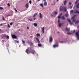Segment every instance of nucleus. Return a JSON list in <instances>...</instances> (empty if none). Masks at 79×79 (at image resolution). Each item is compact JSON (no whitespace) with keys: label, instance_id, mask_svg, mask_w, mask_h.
<instances>
[{"label":"nucleus","instance_id":"nucleus-7","mask_svg":"<svg viewBox=\"0 0 79 79\" xmlns=\"http://www.w3.org/2000/svg\"><path fill=\"white\" fill-rule=\"evenodd\" d=\"M78 33H76L77 37V38L78 40H79V34L78 35Z\"/></svg>","mask_w":79,"mask_h":79},{"label":"nucleus","instance_id":"nucleus-21","mask_svg":"<svg viewBox=\"0 0 79 79\" xmlns=\"http://www.w3.org/2000/svg\"><path fill=\"white\" fill-rule=\"evenodd\" d=\"M65 16L66 17H68L69 16V15L68 13H66L65 15Z\"/></svg>","mask_w":79,"mask_h":79},{"label":"nucleus","instance_id":"nucleus-50","mask_svg":"<svg viewBox=\"0 0 79 79\" xmlns=\"http://www.w3.org/2000/svg\"><path fill=\"white\" fill-rule=\"evenodd\" d=\"M51 17H53V15L51 14Z\"/></svg>","mask_w":79,"mask_h":79},{"label":"nucleus","instance_id":"nucleus-39","mask_svg":"<svg viewBox=\"0 0 79 79\" xmlns=\"http://www.w3.org/2000/svg\"><path fill=\"white\" fill-rule=\"evenodd\" d=\"M8 27H10V24H8Z\"/></svg>","mask_w":79,"mask_h":79},{"label":"nucleus","instance_id":"nucleus-6","mask_svg":"<svg viewBox=\"0 0 79 79\" xmlns=\"http://www.w3.org/2000/svg\"><path fill=\"white\" fill-rule=\"evenodd\" d=\"M53 41V38L52 36H51L50 38V42H52Z\"/></svg>","mask_w":79,"mask_h":79},{"label":"nucleus","instance_id":"nucleus-42","mask_svg":"<svg viewBox=\"0 0 79 79\" xmlns=\"http://www.w3.org/2000/svg\"><path fill=\"white\" fill-rule=\"evenodd\" d=\"M7 5L9 6H10V3H9L7 4Z\"/></svg>","mask_w":79,"mask_h":79},{"label":"nucleus","instance_id":"nucleus-16","mask_svg":"<svg viewBox=\"0 0 79 79\" xmlns=\"http://www.w3.org/2000/svg\"><path fill=\"white\" fill-rule=\"evenodd\" d=\"M58 25L59 27H61V25H62V23H59V24H58Z\"/></svg>","mask_w":79,"mask_h":79},{"label":"nucleus","instance_id":"nucleus-20","mask_svg":"<svg viewBox=\"0 0 79 79\" xmlns=\"http://www.w3.org/2000/svg\"><path fill=\"white\" fill-rule=\"evenodd\" d=\"M61 19L63 20H64L65 19V18L64 16H62V17L61 18Z\"/></svg>","mask_w":79,"mask_h":79},{"label":"nucleus","instance_id":"nucleus-60","mask_svg":"<svg viewBox=\"0 0 79 79\" xmlns=\"http://www.w3.org/2000/svg\"><path fill=\"white\" fill-rule=\"evenodd\" d=\"M35 14H36V15H37V13H35Z\"/></svg>","mask_w":79,"mask_h":79},{"label":"nucleus","instance_id":"nucleus-51","mask_svg":"<svg viewBox=\"0 0 79 79\" xmlns=\"http://www.w3.org/2000/svg\"><path fill=\"white\" fill-rule=\"evenodd\" d=\"M69 5H71V2H70L69 3Z\"/></svg>","mask_w":79,"mask_h":79},{"label":"nucleus","instance_id":"nucleus-63","mask_svg":"<svg viewBox=\"0 0 79 79\" xmlns=\"http://www.w3.org/2000/svg\"><path fill=\"white\" fill-rule=\"evenodd\" d=\"M57 33H59V32H58Z\"/></svg>","mask_w":79,"mask_h":79},{"label":"nucleus","instance_id":"nucleus-25","mask_svg":"<svg viewBox=\"0 0 79 79\" xmlns=\"http://www.w3.org/2000/svg\"><path fill=\"white\" fill-rule=\"evenodd\" d=\"M73 10H72L70 11L71 14H73Z\"/></svg>","mask_w":79,"mask_h":79},{"label":"nucleus","instance_id":"nucleus-17","mask_svg":"<svg viewBox=\"0 0 79 79\" xmlns=\"http://www.w3.org/2000/svg\"><path fill=\"white\" fill-rule=\"evenodd\" d=\"M38 45L39 47H42V44H38Z\"/></svg>","mask_w":79,"mask_h":79},{"label":"nucleus","instance_id":"nucleus-32","mask_svg":"<svg viewBox=\"0 0 79 79\" xmlns=\"http://www.w3.org/2000/svg\"><path fill=\"white\" fill-rule=\"evenodd\" d=\"M78 3V1H76V2H75V4H77Z\"/></svg>","mask_w":79,"mask_h":79},{"label":"nucleus","instance_id":"nucleus-30","mask_svg":"<svg viewBox=\"0 0 79 79\" xmlns=\"http://www.w3.org/2000/svg\"><path fill=\"white\" fill-rule=\"evenodd\" d=\"M55 13L56 15H57L58 14V12H57L56 11H55Z\"/></svg>","mask_w":79,"mask_h":79},{"label":"nucleus","instance_id":"nucleus-47","mask_svg":"<svg viewBox=\"0 0 79 79\" xmlns=\"http://www.w3.org/2000/svg\"><path fill=\"white\" fill-rule=\"evenodd\" d=\"M72 7H73V6H71L70 7V9H72Z\"/></svg>","mask_w":79,"mask_h":79},{"label":"nucleus","instance_id":"nucleus-52","mask_svg":"<svg viewBox=\"0 0 79 79\" xmlns=\"http://www.w3.org/2000/svg\"><path fill=\"white\" fill-rule=\"evenodd\" d=\"M35 15L34 14V16H33V17H35Z\"/></svg>","mask_w":79,"mask_h":79},{"label":"nucleus","instance_id":"nucleus-45","mask_svg":"<svg viewBox=\"0 0 79 79\" xmlns=\"http://www.w3.org/2000/svg\"><path fill=\"white\" fill-rule=\"evenodd\" d=\"M7 38L8 39H9V36H7Z\"/></svg>","mask_w":79,"mask_h":79},{"label":"nucleus","instance_id":"nucleus-10","mask_svg":"<svg viewBox=\"0 0 79 79\" xmlns=\"http://www.w3.org/2000/svg\"><path fill=\"white\" fill-rule=\"evenodd\" d=\"M70 29L69 28H68V27H66L65 28V30L67 31H69Z\"/></svg>","mask_w":79,"mask_h":79},{"label":"nucleus","instance_id":"nucleus-14","mask_svg":"<svg viewBox=\"0 0 79 79\" xmlns=\"http://www.w3.org/2000/svg\"><path fill=\"white\" fill-rule=\"evenodd\" d=\"M74 13L79 14V11H78L77 10H76V12L75 11Z\"/></svg>","mask_w":79,"mask_h":79},{"label":"nucleus","instance_id":"nucleus-23","mask_svg":"<svg viewBox=\"0 0 79 79\" xmlns=\"http://www.w3.org/2000/svg\"><path fill=\"white\" fill-rule=\"evenodd\" d=\"M79 22V21L78 20H77L75 22V24H77Z\"/></svg>","mask_w":79,"mask_h":79},{"label":"nucleus","instance_id":"nucleus-9","mask_svg":"<svg viewBox=\"0 0 79 79\" xmlns=\"http://www.w3.org/2000/svg\"><path fill=\"white\" fill-rule=\"evenodd\" d=\"M53 47L54 48H56L58 47V44H54V45H53Z\"/></svg>","mask_w":79,"mask_h":79},{"label":"nucleus","instance_id":"nucleus-49","mask_svg":"<svg viewBox=\"0 0 79 79\" xmlns=\"http://www.w3.org/2000/svg\"><path fill=\"white\" fill-rule=\"evenodd\" d=\"M60 16L62 15V13H60Z\"/></svg>","mask_w":79,"mask_h":79},{"label":"nucleus","instance_id":"nucleus-13","mask_svg":"<svg viewBox=\"0 0 79 79\" xmlns=\"http://www.w3.org/2000/svg\"><path fill=\"white\" fill-rule=\"evenodd\" d=\"M47 3L46 1H45L44 3V5L45 6H47Z\"/></svg>","mask_w":79,"mask_h":79},{"label":"nucleus","instance_id":"nucleus-29","mask_svg":"<svg viewBox=\"0 0 79 79\" xmlns=\"http://www.w3.org/2000/svg\"><path fill=\"white\" fill-rule=\"evenodd\" d=\"M31 42L29 41H28L27 42V43H28V44H30Z\"/></svg>","mask_w":79,"mask_h":79},{"label":"nucleus","instance_id":"nucleus-19","mask_svg":"<svg viewBox=\"0 0 79 79\" xmlns=\"http://www.w3.org/2000/svg\"><path fill=\"white\" fill-rule=\"evenodd\" d=\"M26 53H27V54H28V53H29V50H28L27 49H26Z\"/></svg>","mask_w":79,"mask_h":79},{"label":"nucleus","instance_id":"nucleus-54","mask_svg":"<svg viewBox=\"0 0 79 79\" xmlns=\"http://www.w3.org/2000/svg\"><path fill=\"white\" fill-rule=\"evenodd\" d=\"M68 34H71V33H67Z\"/></svg>","mask_w":79,"mask_h":79},{"label":"nucleus","instance_id":"nucleus-4","mask_svg":"<svg viewBox=\"0 0 79 79\" xmlns=\"http://www.w3.org/2000/svg\"><path fill=\"white\" fill-rule=\"evenodd\" d=\"M71 19L72 20H73V22H75V21L76 20V19H75V16L72 18Z\"/></svg>","mask_w":79,"mask_h":79},{"label":"nucleus","instance_id":"nucleus-57","mask_svg":"<svg viewBox=\"0 0 79 79\" xmlns=\"http://www.w3.org/2000/svg\"><path fill=\"white\" fill-rule=\"evenodd\" d=\"M43 39H44V37H43V38L41 39V40H43Z\"/></svg>","mask_w":79,"mask_h":79},{"label":"nucleus","instance_id":"nucleus-41","mask_svg":"<svg viewBox=\"0 0 79 79\" xmlns=\"http://www.w3.org/2000/svg\"><path fill=\"white\" fill-rule=\"evenodd\" d=\"M0 10H2L3 7H0Z\"/></svg>","mask_w":79,"mask_h":79},{"label":"nucleus","instance_id":"nucleus-1","mask_svg":"<svg viewBox=\"0 0 79 79\" xmlns=\"http://www.w3.org/2000/svg\"><path fill=\"white\" fill-rule=\"evenodd\" d=\"M60 11H64L66 12H67V11L66 9V7H64L63 6H61L60 8Z\"/></svg>","mask_w":79,"mask_h":79},{"label":"nucleus","instance_id":"nucleus-40","mask_svg":"<svg viewBox=\"0 0 79 79\" xmlns=\"http://www.w3.org/2000/svg\"><path fill=\"white\" fill-rule=\"evenodd\" d=\"M28 19L29 20V21H32V19Z\"/></svg>","mask_w":79,"mask_h":79},{"label":"nucleus","instance_id":"nucleus-46","mask_svg":"<svg viewBox=\"0 0 79 79\" xmlns=\"http://www.w3.org/2000/svg\"><path fill=\"white\" fill-rule=\"evenodd\" d=\"M60 43H64L63 41H60Z\"/></svg>","mask_w":79,"mask_h":79},{"label":"nucleus","instance_id":"nucleus-2","mask_svg":"<svg viewBox=\"0 0 79 79\" xmlns=\"http://www.w3.org/2000/svg\"><path fill=\"white\" fill-rule=\"evenodd\" d=\"M13 39H17V36L15 35H11Z\"/></svg>","mask_w":79,"mask_h":79},{"label":"nucleus","instance_id":"nucleus-53","mask_svg":"<svg viewBox=\"0 0 79 79\" xmlns=\"http://www.w3.org/2000/svg\"><path fill=\"white\" fill-rule=\"evenodd\" d=\"M10 16V15H7V16Z\"/></svg>","mask_w":79,"mask_h":79},{"label":"nucleus","instance_id":"nucleus-38","mask_svg":"<svg viewBox=\"0 0 79 79\" xmlns=\"http://www.w3.org/2000/svg\"><path fill=\"white\" fill-rule=\"evenodd\" d=\"M58 23H60V19H58Z\"/></svg>","mask_w":79,"mask_h":79},{"label":"nucleus","instance_id":"nucleus-36","mask_svg":"<svg viewBox=\"0 0 79 79\" xmlns=\"http://www.w3.org/2000/svg\"><path fill=\"white\" fill-rule=\"evenodd\" d=\"M10 25L11 26H12V25H13V23H10Z\"/></svg>","mask_w":79,"mask_h":79},{"label":"nucleus","instance_id":"nucleus-22","mask_svg":"<svg viewBox=\"0 0 79 79\" xmlns=\"http://www.w3.org/2000/svg\"><path fill=\"white\" fill-rule=\"evenodd\" d=\"M79 6V2L77 5V8L78 9L79 8V6Z\"/></svg>","mask_w":79,"mask_h":79},{"label":"nucleus","instance_id":"nucleus-44","mask_svg":"<svg viewBox=\"0 0 79 79\" xmlns=\"http://www.w3.org/2000/svg\"><path fill=\"white\" fill-rule=\"evenodd\" d=\"M22 42H23V44H25V42H24V41L22 40Z\"/></svg>","mask_w":79,"mask_h":79},{"label":"nucleus","instance_id":"nucleus-56","mask_svg":"<svg viewBox=\"0 0 79 79\" xmlns=\"http://www.w3.org/2000/svg\"><path fill=\"white\" fill-rule=\"evenodd\" d=\"M39 1H40V0H37V2H39Z\"/></svg>","mask_w":79,"mask_h":79},{"label":"nucleus","instance_id":"nucleus-62","mask_svg":"<svg viewBox=\"0 0 79 79\" xmlns=\"http://www.w3.org/2000/svg\"><path fill=\"white\" fill-rule=\"evenodd\" d=\"M46 0H43V1H45Z\"/></svg>","mask_w":79,"mask_h":79},{"label":"nucleus","instance_id":"nucleus-15","mask_svg":"<svg viewBox=\"0 0 79 79\" xmlns=\"http://www.w3.org/2000/svg\"><path fill=\"white\" fill-rule=\"evenodd\" d=\"M33 25L34 26H35V27H36V26H37V24L36 23H34Z\"/></svg>","mask_w":79,"mask_h":79},{"label":"nucleus","instance_id":"nucleus-43","mask_svg":"<svg viewBox=\"0 0 79 79\" xmlns=\"http://www.w3.org/2000/svg\"><path fill=\"white\" fill-rule=\"evenodd\" d=\"M75 30H74L73 31V33H74L75 32Z\"/></svg>","mask_w":79,"mask_h":79},{"label":"nucleus","instance_id":"nucleus-12","mask_svg":"<svg viewBox=\"0 0 79 79\" xmlns=\"http://www.w3.org/2000/svg\"><path fill=\"white\" fill-rule=\"evenodd\" d=\"M36 40H37V42H38L39 44L40 43V41H39V40L38 38H36Z\"/></svg>","mask_w":79,"mask_h":79},{"label":"nucleus","instance_id":"nucleus-64","mask_svg":"<svg viewBox=\"0 0 79 79\" xmlns=\"http://www.w3.org/2000/svg\"><path fill=\"white\" fill-rule=\"evenodd\" d=\"M77 1H79V0H77Z\"/></svg>","mask_w":79,"mask_h":79},{"label":"nucleus","instance_id":"nucleus-35","mask_svg":"<svg viewBox=\"0 0 79 79\" xmlns=\"http://www.w3.org/2000/svg\"><path fill=\"white\" fill-rule=\"evenodd\" d=\"M79 31L78 32H76V36H77V34H76V33H78V35H79V34H79Z\"/></svg>","mask_w":79,"mask_h":79},{"label":"nucleus","instance_id":"nucleus-58","mask_svg":"<svg viewBox=\"0 0 79 79\" xmlns=\"http://www.w3.org/2000/svg\"><path fill=\"white\" fill-rule=\"evenodd\" d=\"M33 19H34V20H35V18H34Z\"/></svg>","mask_w":79,"mask_h":79},{"label":"nucleus","instance_id":"nucleus-59","mask_svg":"<svg viewBox=\"0 0 79 79\" xmlns=\"http://www.w3.org/2000/svg\"><path fill=\"white\" fill-rule=\"evenodd\" d=\"M0 25H1V26H2V24H0Z\"/></svg>","mask_w":79,"mask_h":79},{"label":"nucleus","instance_id":"nucleus-5","mask_svg":"<svg viewBox=\"0 0 79 79\" xmlns=\"http://www.w3.org/2000/svg\"><path fill=\"white\" fill-rule=\"evenodd\" d=\"M42 31L43 32V34L44 33V29H45V28L44 27H43L41 28Z\"/></svg>","mask_w":79,"mask_h":79},{"label":"nucleus","instance_id":"nucleus-61","mask_svg":"<svg viewBox=\"0 0 79 79\" xmlns=\"http://www.w3.org/2000/svg\"><path fill=\"white\" fill-rule=\"evenodd\" d=\"M57 0V2H58V1H59V0Z\"/></svg>","mask_w":79,"mask_h":79},{"label":"nucleus","instance_id":"nucleus-37","mask_svg":"<svg viewBox=\"0 0 79 79\" xmlns=\"http://www.w3.org/2000/svg\"><path fill=\"white\" fill-rule=\"evenodd\" d=\"M30 44H31V45H33V43L32 42H30Z\"/></svg>","mask_w":79,"mask_h":79},{"label":"nucleus","instance_id":"nucleus-31","mask_svg":"<svg viewBox=\"0 0 79 79\" xmlns=\"http://www.w3.org/2000/svg\"><path fill=\"white\" fill-rule=\"evenodd\" d=\"M2 19H3V20H4V21H5V18H4V17H3V16H2Z\"/></svg>","mask_w":79,"mask_h":79},{"label":"nucleus","instance_id":"nucleus-24","mask_svg":"<svg viewBox=\"0 0 79 79\" xmlns=\"http://www.w3.org/2000/svg\"><path fill=\"white\" fill-rule=\"evenodd\" d=\"M67 1H65L64 2V4L65 5H66V4L67 3Z\"/></svg>","mask_w":79,"mask_h":79},{"label":"nucleus","instance_id":"nucleus-8","mask_svg":"<svg viewBox=\"0 0 79 79\" xmlns=\"http://www.w3.org/2000/svg\"><path fill=\"white\" fill-rule=\"evenodd\" d=\"M39 18H40V19H41V18H42V14H41V13H39Z\"/></svg>","mask_w":79,"mask_h":79},{"label":"nucleus","instance_id":"nucleus-26","mask_svg":"<svg viewBox=\"0 0 79 79\" xmlns=\"http://www.w3.org/2000/svg\"><path fill=\"white\" fill-rule=\"evenodd\" d=\"M36 35H37V37H39L40 36V34L38 33V34H36Z\"/></svg>","mask_w":79,"mask_h":79},{"label":"nucleus","instance_id":"nucleus-28","mask_svg":"<svg viewBox=\"0 0 79 79\" xmlns=\"http://www.w3.org/2000/svg\"><path fill=\"white\" fill-rule=\"evenodd\" d=\"M58 19H60L61 18V16L59 15L58 16Z\"/></svg>","mask_w":79,"mask_h":79},{"label":"nucleus","instance_id":"nucleus-33","mask_svg":"<svg viewBox=\"0 0 79 79\" xmlns=\"http://www.w3.org/2000/svg\"><path fill=\"white\" fill-rule=\"evenodd\" d=\"M29 2L30 4H31V3H32V1H30Z\"/></svg>","mask_w":79,"mask_h":79},{"label":"nucleus","instance_id":"nucleus-3","mask_svg":"<svg viewBox=\"0 0 79 79\" xmlns=\"http://www.w3.org/2000/svg\"><path fill=\"white\" fill-rule=\"evenodd\" d=\"M67 20L69 22V24H70V25H72L73 24V23H72V22L69 19H67Z\"/></svg>","mask_w":79,"mask_h":79},{"label":"nucleus","instance_id":"nucleus-34","mask_svg":"<svg viewBox=\"0 0 79 79\" xmlns=\"http://www.w3.org/2000/svg\"><path fill=\"white\" fill-rule=\"evenodd\" d=\"M35 53V51H34L33 52H32V53L33 54H34V53Z\"/></svg>","mask_w":79,"mask_h":79},{"label":"nucleus","instance_id":"nucleus-18","mask_svg":"<svg viewBox=\"0 0 79 79\" xmlns=\"http://www.w3.org/2000/svg\"><path fill=\"white\" fill-rule=\"evenodd\" d=\"M40 6L41 7H44V6L43 5V4H42V3L40 4Z\"/></svg>","mask_w":79,"mask_h":79},{"label":"nucleus","instance_id":"nucleus-48","mask_svg":"<svg viewBox=\"0 0 79 79\" xmlns=\"http://www.w3.org/2000/svg\"><path fill=\"white\" fill-rule=\"evenodd\" d=\"M27 29H29V27H27Z\"/></svg>","mask_w":79,"mask_h":79},{"label":"nucleus","instance_id":"nucleus-27","mask_svg":"<svg viewBox=\"0 0 79 79\" xmlns=\"http://www.w3.org/2000/svg\"><path fill=\"white\" fill-rule=\"evenodd\" d=\"M14 10L16 12H18V10H16V9L15 8V9H14Z\"/></svg>","mask_w":79,"mask_h":79},{"label":"nucleus","instance_id":"nucleus-11","mask_svg":"<svg viewBox=\"0 0 79 79\" xmlns=\"http://www.w3.org/2000/svg\"><path fill=\"white\" fill-rule=\"evenodd\" d=\"M25 6H26V8H29V4H28V3H27L26 5Z\"/></svg>","mask_w":79,"mask_h":79},{"label":"nucleus","instance_id":"nucleus-55","mask_svg":"<svg viewBox=\"0 0 79 79\" xmlns=\"http://www.w3.org/2000/svg\"><path fill=\"white\" fill-rule=\"evenodd\" d=\"M16 42L17 43H19V41H16Z\"/></svg>","mask_w":79,"mask_h":79}]
</instances>
